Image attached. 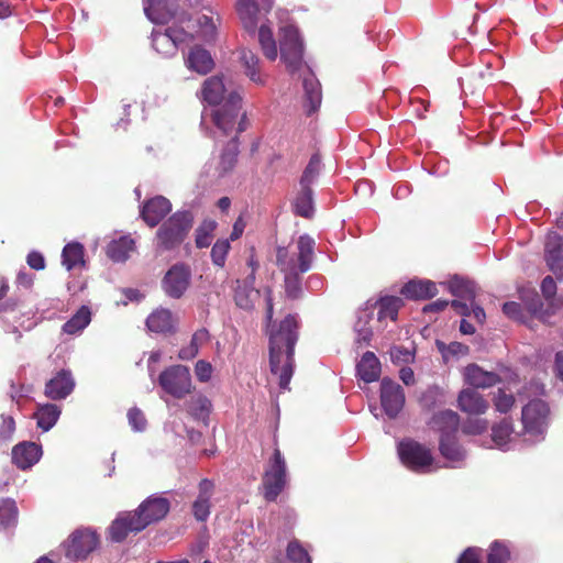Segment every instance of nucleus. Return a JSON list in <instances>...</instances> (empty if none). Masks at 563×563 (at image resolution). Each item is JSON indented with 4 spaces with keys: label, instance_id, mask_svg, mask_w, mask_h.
<instances>
[{
    "label": "nucleus",
    "instance_id": "1",
    "mask_svg": "<svg viewBox=\"0 0 563 563\" xmlns=\"http://www.w3.org/2000/svg\"><path fill=\"white\" fill-rule=\"evenodd\" d=\"M269 339V367L278 375L280 389L289 390L295 367V345L299 338V321L296 314H287L279 323L267 328Z\"/></svg>",
    "mask_w": 563,
    "mask_h": 563
},
{
    "label": "nucleus",
    "instance_id": "2",
    "mask_svg": "<svg viewBox=\"0 0 563 563\" xmlns=\"http://www.w3.org/2000/svg\"><path fill=\"white\" fill-rule=\"evenodd\" d=\"M194 224L189 211H177L164 221L155 233V252L162 255L178 249L186 240Z\"/></svg>",
    "mask_w": 563,
    "mask_h": 563
},
{
    "label": "nucleus",
    "instance_id": "3",
    "mask_svg": "<svg viewBox=\"0 0 563 563\" xmlns=\"http://www.w3.org/2000/svg\"><path fill=\"white\" fill-rule=\"evenodd\" d=\"M212 110L213 124L224 134L235 131V135L246 130V114L242 112V97L236 91L230 92L224 102Z\"/></svg>",
    "mask_w": 563,
    "mask_h": 563
},
{
    "label": "nucleus",
    "instance_id": "4",
    "mask_svg": "<svg viewBox=\"0 0 563 563\" xmlns=\"http://www.w3.org/2000/svg\"><path fill=\"white\" fill-rule=\"evenodd\" d=\"M428 426L440 434L441 455L451 461L457 460V413L452 409L439 410L432 415Z\"/></svg>",
    "mask_w": 563,
    "mask_h": 563
},
{
    "label": "nucleus",
    "instance_id": "5",
    "mask_svg": "<svg viewBox=\"0 0 563 563\" xmlns=\"http://www.w3.org/2000/svg\"><path fill=\"white\" fill-rule=\"evenodd\" d=\"M297 254H290L287 247L276 249V265L283 274L306 273L311 268L314 241L309 235H301L297 242Z\"/></svg>",
    "mask_w": 563,
    "mask_h": 563
},
{
    "label": "nucleus",
    "instance_id": "6",
    "mask_svg": "<svg viewBox=\"0 0 563 563\" xmlns=\"http://www.w3.org/2000/svg\"><path fill=\"white\" fill-rule=\"evenodd\" d=\"M287 484V464L280 450L276 446L267 461L263 477V496L267 501H275Z\"/></svg>",
    "mask_w": 563,
    "mask_h": 563
},
{
    "label": "nucleus",
    "instance_id": "7",
    "mask_svg": "<svg viewBox=\"0 0 563 563\" xmlns=\"http://www.w3.org/2000/svg\"><path fill=\"white\" fill-rule=\"evenodd\" d=\"M487 402L474 390H464L460 393V409L468 417L462 422V431L466 434H479L484 432L488 423L478 416L487 409Z\"/></svg>",
    "mask_w": 563,
    "mask_h": 563
},
{
    "label": "nucleus",
    "instance_id": "8",
    "mask_svg": "<svg viewBox=\"0 0 563 563\" xmlns=\"http://www.w3.org/2000/svg\"><path fill=\"white\" fill-rule=\"evenodd\" d=\"M397 453L400 462L416 473L429 472L434 461L428 446L410 438L398 443Z\"/></svg>",
    "mask_w": 563,
    "mask_h": 563
},
{
    "label": "nucleus",
    "instance_id": "9",
    "mask_svg": "<svg viewBox=\"0 0 563 563\" xmlns=\"http://www.w3.org/2000/svg\"><path fill=\"white\" fill-rule=\"evenodd\" d=\"M158 384L165 393L181 399L190 394L192 388L189 368L184 365H172L159 374Z\"/></svg>",
    "mask_w": 563,
    "mask_h": 563
},
{
    "label": "nucleus",
    "instance_id": "10",
    "mask_svg": "<svg viewBox=\"0 0 563 563\" xmlns=\"http://www.w3.org/2000/svg\"><path fill=\"white\" fill-rule=\"evenodd\" d=\"M170 510V501L162 496L152 495L143 500L132 512L135 528L144 530L152 523L163 520Z\"/></svg>",
    "mask_w": 563,
    "mask_h": 563
},
{
    "label": "nucleus",
    "instance_id": "11",
    "mask_svg": "<svg viewBox=\"0 0 563 563\" xmlns=\"http://www.w3.org/2000/svg\"><path fill=\"white\" fill-rule=\"evenodd\" d=\"M280 58L289 71L297 70L302 63L303 45L297 27L286 25L280 29Z\"/></svg>",
    "mask_w": 563,
    "mask_h": 563
},
{
    "label": "nucleus",
    "instance_id": "12",
    "mask_svg": "<svg viewBox=\"0 0 563 563\" xmlns=\"http://www.w3.org/2000/svg\"><path fill=\"white\" fill-rule=\"evenodd\" d=\"M549 407L541 399H533L522 408V424L525 434L532 440L542 438L548 424Z\"/></svg>",
    "mask_w": 563,
    "mask_h": 563
},
{
    "label": "nucleus",
    "instance_id": "13",
    "mask_svg": "<svg viewBox=\"0 0 563 563\" xmlns=\"http://www.w3.org/2000/svg\"><path fill=\"white\" fill-rule=\"evenodd\" d=\"M192 272L188 264L172 265L162 279V289L173 299H180L191 285Z\"/></svg>",
    "mask_w": 563,
    "mask_h": 563
},
{
    "label": "nucleus",
    "instance_id": "14",
    "mask_svg": "<svg viewBox=\"0 0 563 563\" xmlns=\"http://www.w3.org/2000/svg\"><path fill=\"white\" fill-rule=\"evenodd\" d=\"M99 544L98 534L87 528L75 530L64 543L65 555L71 560H85Z\"/></svg>",
    "mask_w": 563,
    "mask_h": 563
},
{
    "label": "nucleus",
    "instance_id": "15",
    "mask_svg": "<svg viewBox=\"0 0 563 563\" xmlns=\"http://www.w3.org/2000/svg\"><path fill=\"white\" fill-rule=\"evenodd\" d=\"M380 404L384 412L394 419L405 405L404 388L396 382L385 377L380 383Z\"/></svg>",
    "mask_w": 563,
    "mask_h": 563
},
{
    "label": "nucleus",
    "instance_id": "16",
    "mask_svg": "<svg viewBox=\"0 0 563 563\" xmlns=\"http://www.w3.org/2000/svg\"><path fill=\"white\" fill-rule=\"evenodd\" d=\"M475 285L460 276V314L475 319L482 324L486 318L485 311L474 303Z\"/></svg>",
    "mask_w": 563,
    "mask_h": 563
},
{
    "label": "nucleus",
    "instance_id": "17",
    "mask_svg": "<svg viewBox=\"0 0 563 563\" xmlns=\"http://www.w3.org/2000/svg\"><path fill=\"white\" fill-rule=\"evenodd\" d=\"M75 388V379L69 369L58 371L46 384L44 394L52 400H62L68 397Z\"/></svg>",
    "mask_w": 563,
    "mask_h": 563
},
{
    "label": "nucleus",
    "instance_id": "18",
    "mask_svg": "<svg viewBox=\"0 0 563 563\" xmlns=\"http://www.w3.org/2000/svg\"><path fill=\"white\" fill-rule=\"evenodd\" d=\"M544 258L549 269L558 277L563 276V236L555 232L547 235Z\"/></svg>",
    "mask_w": 563,
    "mask_h": 563
},
{
    "label": "nucleus",
    "instance_id": "19",
    "mask_svg": "<svg viewBox=\"0 0 563 563\" xmlns=\"http://www.w3.org/2000/svg\"><path fill=\"white\" fill-rule=\"evenodd\" d=\"M172 211L170 201L163 197L156 196L146 200L141 209V218L151 228L156 227Z\"/></svg>",
    "mask_w": 563,
    "mask_h": 563
},
{
    "label": "nucleus",
    "instance_id": "20",
    "mask_svg": "<svg viewBox=\"0 0 563 563\" xmlns=\"http://www.w3.org/2000/svg\"><path fill=\"white\" fill-rule=\"evenodd\" d=\"M41 446L34 442H21L12 449V462L20 470H27L41 457Z\"/></svg>",
    "mask_w": 563,
    "mask_h": 563
},
{
    "label": "nucleus",
    "instance_id": "21",
    "mask_svg": "<svg viewBox=\"0 0 563 563\" xmlns=\"http://www.w3.org/2000/svg\"><path fill=\"white\" fill-rule=\"evenodd\" d=\"M198 488L199 494L192 504V514L198 521H206L210 515L214 483L208 478H203L199 482Z\"/></svg>",
    "mask_w": 563,
    "mask_h": 563
},
{
    "label": "nucleus",
    "instance_id": "22",
    "mask_svg": "<svg viewBox=\"0 0 563 563\" xmlns=\"http://www.w3.org/2000/svg\"><path fill=\"white\" fill-rule=\"evenodd\" d=\"M400 294L409 300H428L438 295V288L432 280L411 279L401 287Z\"/></svg>",
    "mask_w": 563,
    "mask_h": 563
},
{
    "label": "nucleus",
    "instance_id": "23",
    "mask_svg": "<svg viewBox=\"0 0 563 563\" xmlns=\"http://www.w3.org/2000/svg\"><path fill=\"white\" fill-rule=\"evenodd\" d=\"M239 153V137L238 135H234L221 151L219 163L216 168L217 176L219 178L225 177L234 169L238 163Z\"/></svg>",
    "mask_w": 563,
    "mask_h": 563
},
{
    "label": "nucleus",
    "instance_id": "24",
    "mask_svg": "<svg viewBox=\"0 0 563 563\" xmlns=\"http://www.w3.org/2000/svg\"><path fill=\"white\" fill-rule=\"evenodd\" d=\"M177 8V0H146L144 12L151 21L161 23L175 15Z\"/></svg>",
    "mask_w": 563,
    "mask_h": 563
},
{
    "label": "nucleus",
    "instance_id": "25",
    "mask_svg": "<svg viewBox=\"0 0 563 563\" xmlns=\"http://www.w3.org/2000/svg\"><path fill=\"white\" fill-rule=\"evenodd\" d=\"M146 327L155 333H174L176 331V321L169 309L159 308L147 317Z\"/></svg>",
    "mask_w": 563,
    "mask_h": 563
},
{
    "label": "nucleus",
    "instance_id": "26",
    "mask_svg": "<svg viewBox=\"0 0 563 563\" xmlns=\"http://www.w3.org/2000/svg\"><path fill=\"white\" fill-rule=\"evenodd\" d=\"M186 65L189 69L206 75L210 73L214 67L213 58L211 54L203 47L197 45L194 46L186 58Z\"/></svg>",
    "mask_w": 563,
    "mask_h": 563
},
{
    "label": "nucleus",
    "instance_id": "27",
    "mask_svg": "<svg viewBox=\"0 0 563 563\" xmlns=\"http://www.w3.org/2000/svg\"><path fill=\"white\" fill-rule=\"evenodd\" d=\"M236 11L244 30L254 35L258 24L260 9L255 0H238Z\"/></svg>",
    "mask_w": 563,
    "mask_h": 563
},
{
    "label": "nucleus",
    "instance_id": "28",
    "mask_svg": "<svg viewBox=\"0 0 563 563\" xmlns=\"http://www.w3.org/2000/svg\"><path fill=\"white\" fill-rule=\"evenodd\" d=\"M449 402L446 391L438 386H431L424 390L420 398L419 405L426 412H437Z\"/></svg>",
    "mask_w": 563,
    "mask_h": 563
},
{
    "label": "nucleus",
    "instance_id": "29",
    "mask_svg": "<svg viewBox=\"0 0 563 563\" xmlns=\"http://www.w3.org/2000/svg\"><path fill=\"white\" fill-rule=\"evenodd\" d=\"M142 529L135 528V517L132 512H126L112 521L109 528V537L113 542H122L130 532L137 533Z\"/></svg>",
    "mask_w": 563,
    "mask_h": 563
},
{
    "label": "nucleus",
    "instance_id": "30",
    "mask_svg": "<svg viewBox=\"0 0 563 563\" xmlns=\"http://www.w3.org/2000/svg\"><path fill=\"white\" fill-rule=\"evenodd\" d=\"M405 306V301L398 296H383L380 297L375 307L377 308V320L383 321L389 319L397 321L399 310Z\"/></svg>",
    "mask_w": 563,
    "mask_h": 563
},
{
    "label": "nucleus",
    "instance_id": "31",
    "mask_svg": "<svg viewBox=\"0 0 563 563\" xmlns=\"http://www.w3.org/2000/svg\"><path fill=\"white\" fill-rule=\"evenodd\" d=\"M225 86L221 76H211L203 81L201 95L202 99L209 104H220L224 102Z\"/></svg>",
    "mask_w": 563,
    "mask_h": 563
},
{
    "label": "nucleus",
    "instance_id": "32",
    "mask_svg": "<svg viewBox=\"0 0 563 563\" xmlns=\"http://www.w3.org/2000/svg\"><path fill=\"white\" fill-rule=\"evenodd\" d=\"M240 62L250 80L261 86L265 85V76L261 73V60L254 52L243 48L240 54Z\"/></svg>",
    "mask_w": 563,
    "mask_h": 563
},
{
    "label": "nucleus",
    "instance_id": "33",
    "mask_svg": "<svg viewBox=\"0 0 563 563\" xmlns=\"http://www.w3.org/2000/svg\"><path fill=\"white\" fill-rule=\"evenodd\" d=\"M357 375L365 383H373L379 378L380 363L373 352H365L356 366Z\"/></svg>",
    "mask_w": 563,
    "mask_h": 563
},
{
    "label": "nucleus",
    "instance_id": "34",
    "mask_svg": "<svg viewBox=\"0 0 563 563\" xmlns=\"http://www.w3.org/2000/svg\"><path fill=\"white\" fill-rule=\"evenodd\" d=\"M464 379L471 386L476 388L490 387L497 382V376L493 372L482 369L477 365H470L465 368Z\"/></svg>",
    "mask_w": 563,
    "mask_h": 563
},
{
    "label": "nucleus",
    "instance_id": "35",
    "mask_svg": "<svg viewBox=\"0 0 563 563\" xmlns=\"http://www.w3.org/2000/svg\"><path fill=\"white\" fill-rule=\"evenodd\" d=\"M60 412V407L55 404L38 405L37 410L34 412L37 427L43 431L51 430L57 422Z\"/></svg>",
    "mask_w": 563,
    "mask_h": 563
},
{
    "label": "nucleus",
    "instance_id": "36",
    "mask_svg": "<svg viewBox=\"0 0 563 563\" xmlns=\"http://www.w3.org/2000/svg\"><path fill=\"white\" fill-rule=\"evenodd\" d=\"M135 242L130 236H121L107 245V255L114 262H124L134 250Z\"/></svg>",
    "mask_w": 563,
    "mask_h": 563
},
{
    "label": "nucleus",
    "instance_id": "37",
    "mask_svg": "<svg viewBox=\"0 0 563 563\" xmlns=\"http://www.w3.org/2000/svg\"><path fill=\"white\" fill-rule=\"evenodd\" d=\"M294 211L297 216L306 219L313 216V191L311 187L300 185V191L294 201Z\"/></svg>",
    "mask_w": 563,
    "mask_h": 563
},
{
    "label": "nucleus",
    "instance_id": "38",
    "mask_svg": "<svg viewBox=\"0 0 563 563\" xmlns=\"http://www.w3.org/2000/svg\"><path fill=\"white\" fill-rule=\"evenodd\" d=\"M257 35L264 56L268 60H275L278 56V51L272 29L266 24H262L257 31Z\"/></svg>",
    "mask_w": 563,
    "mask_h": 563
},
{
    "label": "nucleus",
    "instance_id": "39",
    "mask_svg": "<svg viewBox=\"0 0 563 563\" xmlns=\"http://www.w3.org/2000/svg\"><path fill=\"white\" fill-rule=\"evenodd\" d=\"M62 263L67 271L82 266L85 264L84 246L77 242L65 245L62 253Z\"/></svg>",
    "mask_w": 563,
    "mask_h": 563
},
{
    "label": "nucleus",
    "instance_id": "40",
    "mask_svg": "<svg viewBox=\"0 0 563 563\" xmlns=\"http://www.w3.org/2000/svg\"><path fill=\"white\" fill-rule=\"evenodd\" d=\"M188 413L196 420H206L211 410V401L203 395L192 396L186 402Z\"/></svg>",
    "mask_w": 563,
    "mask_h": 563
},
{
    "label": "nucleus",
    "instance_id": "41",
    "mask_svg": "<svg viewBox=\"0 0 563 563\" xmlns=\"http://www.w3.org/2000/svg\"><path fill=\"white\" fill-rule=\"evenodd\" d=\"M91 320V313L88 307H80L77 312L63 325V331L67 334H76L84 330Z\"/></svg>",
    "mask_w": 563,
    "mask_h": 563
},
{
    "label": "nucleus",
    "instance_id": "42",
    "mask_svg": "<svg viewBox=\"0 0 563 563\" xmlns=\"http://www.w3.org/2000/svg\"><path fill=\"white\" fill-rule=\"evenodd\" d=\"M492 439L498 449L508 450L510 448L509 444L515 439L512 426L507 421L494 426L492 429Z\"/></svg>",
    "mask_w": 563,
    "mask_h": 563
},
{
    "label": "nucleus",
    "instance_id": "43",
    "mask_svg": "<svg viewBox=\"0 0 563 563\" xmlns=\"http://www.w3.org/2000/svg\"><path fill=\"white\" fill-rule=\"evenodd\" d=\"M303 89L306 101L308 103L307 114L311 115L321 104L322 97L320 85L313 78H306L303 80Z\"/></svg>",
    "mask_w": 563,
    "mask_h": 563
},
{
    "label": "nucleus",
    "instance_id": "44",
    "mask_svg": "<svg viewBox=\"0 0 563 563\" xmlns=\"http://www.w3.org/2000/svg\"><path fill=\"white\" fill-rule=\"evenodd\" d=\"M152 46L164 57H170L177 53V46L165 32L154 31L152 33Z\"/></svg>",
    "mask_w": 563,
    "mask_h": 563
},
{
    "label": "nucleus",
    "instance_id": "45",
    "mask_svg": "<svg viewBox=\"0 0 563 563\" xmlns=\"http://www.w3.org/2000/svg\"><path fill=\"white\" fill-rule=\"evenodd\" d=\"M301 274H284V288L286 297L296 300L299 299L302 295L301 288Z\"/></svg>",
    "mask_w": 563,
    "mask_h": 563
},
{
    "label": "nucleus",
    "instance_id": "46",
    "mask_svg": "<svg viewBox=\"0 0 563 563\" xmlns=\"http://www.w3.org/2000/svg\"><path fill=\"white\" fill-rule=\"evenodd\" d=\"M18 519V507L12 499H2L0 501V525L3 527H10L16 522Z\"/></svg>",
    "mask_w": 563,
    "mask_h": 563
},
{
    "label": "nucleus",
    "instance_id": "47",
    "mask_svg": "<svg viewBox=\"0 0 563 563\" xmlns=\"http://www.w3.org/2000/svg\"><path fill=\"white\" fill-rule=\"evenodd\" d=\"M286 555L290 563H311L308 551L296 539L288 543Z\"/></svg>",
    "mask_w": 563,
    "mask_h": 563
},
{
    "label": "nucleus",
    "instance_id": "48",
    "mask_svg": "<svg viewBox=\"0 0 563 563\" xmlns=\"http://www.w3.org/2000/svg\"><path fill=\"white\" fill-rule=\"evenodd\" d=\"M320 169H321V158H320V155L319 154H313L310 157L309 163L306 166V168H305V170H303V173L301 175L300 185L311 187L312 183L314 181V179L320 174Z\"/></svg>",
    "mask_w": 563,
    "mask_h": 563
},
{
    "label": "nucleus",
    "instance_id": "49",
    "mask_svg": "<svg viewBox=\"0 0 563 563\" xmlns=\"http://www.w3.org/2000/svg\"><path fill=\"white\" fill-rule=\"evenodd\" d=\"M230 249L231 245L228 239L218 240L211 249L212 263L219 267H223Z\"/></svg>",
    "mask_w": 563,
    "mask_h": 563
},
{
    "label": "nucleus",
    "instance_id": "50",
    "mask_svg": "<svg viewBox=\"0 0 563 563\" xmlns=\"http://www.w3.org/2000/svg\"><path fill=\"white\" fill-rule=\"evenodd\" d=\"M216 228L214 222L205 223L196 230V246L198 249L208 247L211 243V232Z\"/></svg>",
    "mask_w": 563,
    "mask_h": 563
},
{
    "label": "nucleus",
    "instance_id": "51",
    "mask_svg": "<svg viewBox=\"0 0 563 563\" xmlns=\"http://www.w3.org/2000/svg\"><path fill=\"white\" fill-rule=\"evenodd\" d=\"M509 560L508 549L499 541L490 545L488 553V563H507Z\"/></svg>",
    "mask_w": 563,
    "mask_h": 563
},
{
    "label": "nucleus",
    "instance_id": "52",
    "mask_svg": "<svg viewBox=\"0 0 563 563\" xmlns=\"http://www.w3.org/2000/svg\"><path fill=\"white\" fill-rule=\"evenodd\" d=\"M435 346L445 364L457 355V342L445 343L443 340L437 339Z\"/></svg>",
    "mask_w": 563,
    "mask_h": 563
},
{
    "label": "nucleus",
    "instance_id": "53",
    "mask_svg": "<svg viewBox=\"0 0 563 563\" xmlns=\"http://www.w3.org/2000/svg\"><path fill=\"white\" fill-rule=\"evenodd\" d=\"M128 419L130 426L135 431H143L146 428V418L143 411L136 407L131 408L128 411Z\"/></svg>",
    "mask_w": 563,
    "mask_h": 563
},
{
    "label": "nucleus",
    "instance_id": "54",
    "mask_svg": "<svg viewBox=\"0 0 563 563\" xmlns=\"http://www.w3.org/2000/svg\"><path fill=\"white\" fill-rule=\"evenodd\" d=\"M515 399L512 395L506 394L503 390H498L495 396L496 409L500 412H507L514 406Z\"/></svg>",
    "mask_w": 563,
    "mask_h": 563
},
{
    "label": "nucleus",
    "instance_id": "55",
    "mask_svg": "<svg viewBox=\"0 0 563 563\" xmlns=\"http://www.w3.org/2000/svg\"><path fill=\"white\" fill-rule=\"evenodd\" d=\"M255 294V295H258V291L257 290H254V289H251L250 291H246L245 289H236L235 291V296H234V299H235V302L239 307L245 309V310H249L253 307V301L252 299L250 298V296L252 294Z\"/></svg>",
    "mask_w": 563,
    "mask_h": 563
},
{
    "label": "nucleus",
    "instance_id": "56",
    "mask_svg": "<svg viewBox=\"0 0 563 563\" xmlns=\"http://www.w3.org/2000/svg\"><path fill=\"white\" fill-rule=\"evenodd\" d=\"M165 33L172 37L177 47L179 44L185 43L190 38V34L181 27L169 26L165 30Z\"/></svg>",
    "mask_w": 563,
    "mask_h": 563
},
{
    "label": "nucleus",
    "instance_id": "57",
    "mask_svg": "<svg viewBox=\"0 0 563 563\" xmlns=\"http://www.w3.org/2000/svg\"><path fill=\"white\" fill-rule=\"evenodd\" d=\"M195 373L200 382H208L211 378L212 366L209 362L200 360L196 363Z\"/></svg>",
    "mask_w": 563,
    "mask_h": 563
},
{
    "label": "nucleus",
    "instance_id": "58",
    "mask_svg": "<svg viewBox=\"0 0 563 563\" xmlns=\"http://www.w3.org/2000/svg\"><path fill=\"white\" fill-rule=\"evenodd\" d=\"M15 430V423L13 418L9 417L2 420L0 426V440L9 441Z\"/></svg>",
    "mask_w": 563,
    "mask_h": 563
},
{
    "label": "nucleus",
    "instance_id": "59",
    "mask_svg": "<svg viewBox=\"0 0 563 563\" xmlns=\"http://www.w3.org/2000/svg\"><path fill=\"white\" fill-rule=\"evenodd\" d=\"M481 556L479 548H468L460 555V563H481Z\"/></svg>",
    "mask_w": 563,
    "mask_h": 563
},
{
    "label": "nucleus",
    "instance_id": "60",
    "mask_svg": "<svg viewBox=\"0 0 563 563\" xmlns=\"http://www.w3.org/2000/svg\"><path fill=\"white\" fill-rule=\"evenodd\" d=\"M503 311L506 316L515 320H521L522 309L521 306L517 302H506L503 306Z\"/></svg>",
    "mask_w": 563,
    "mask_h": 563
},
{
    "label": "nucleus",
    "instance_id": "61",
    "mask_svg": "<svg viewBox=\"0 0 563 563\" xmlns=\"http://www.w3.org/2000/svg\"><path fill=\"white\" fill-rule=\"evenodd\" d=\"M27 265L35 269L41 271L45 267L44 256L40 252H31L26 257Z\"/></svg>",
    "mask_w": 563,
    "mask_h": 563
},
{
    "label": "nucleus",
    "instance_id": "62",
    "mask_svg": "<svg viewBox=\"0 0 563 563\" xmlns=\"http://www.w3.org/2000/svg\"><path fill=\"white\" fill-rule=\"evenodd\" d=\"M541 290L545 298L550 299L555 295L556 284L551 276H547L541 284Z\"/></svg>",
    "mask_w": 563,
    "mask_h": 563
},
{
    "label": "nucleus",
    "instance_id": "63",
    "mask_svg": "<svg viewBox=\"0 0 563 563\" xmlns=\"http://www.w3.org/2000/svg\"><path fill=\"white\" fill-rule=\"evenodd\" d=\"M199 25L203 29L206 36H213L216 32V24L213 22V19L211 16H208L206 14H202L198 19Z\"/></svg>",
    "mask_w": 563,
    "mask_h": 563
},
{
    "label": "nucleus",
    "instance_id": "64",
    "mask_svg": "<svg viewBox=\"0 0 563 563\" xmlns=\"http://www.w3.org/2000/svg\"><path fill=\"white\" fill-rule=\"evenodd\" d=\"M449 306V301L444 299H438L433 302L426 305L422 308L423 313H437L443 311Z\"/></svg>",
    "mask_w": 563,
    "mask_h": 563
}]
</instances>
